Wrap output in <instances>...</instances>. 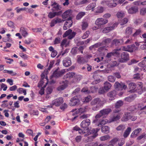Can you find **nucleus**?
<instances>
[{
  "mask_svg": "<svg viewBox=\"0 0 146 146\" xmlns=\"http://www.w3.org/2000/svg\"><path fill=\"white\" fill-rule=\"evenodd\" d=\"M100 130V128H96V129L94 128L92 129L89 132L90 134H92V135L88 137H92V139L95 138L98 136V134L97 132Z\"/></svg>",
  "mask_w": 146,
  "mask_h": 146,
  "instance_id": "13",
  "label": "nucleus"
},
{
  "mask_svg": "<svg viewBox=\"0 0 146 146\" xmlns=\"http://www.w3.org/2000/svg\"><path fill=\"white\" fill-rule=\"evenodd\" d=\"M125 128V125L123 124H121L117 127L116 129L118 131H123Z\"/></svg>",
  "mask_w": 146,
  "mask_h": 146,
  "instance_id": "36",
  "label": "nucleus"
},
{
  "mask_svg": "<svg viewBox=\"0 0 146 146\" xmlns=\"http://www.w3.org/2000/svg\"><path fill=\"white\" fill-rule=\"evenodd\" d=\"M108 80L110 82H113L115 81V78L113 76L110 75L108 77Z\"/></svg>",
  "mask_w": 146,
  "mask_h": 146,
  "instance_id": "47",
  "label": "nucleus"
},
{
  "mask_svg": "<svg viewBox=\"0 0 146 146\" xmlns=\"http://www.w3.org/2000/svg\"><path fill=\"white\" fill-rule=\"evenodd\" d=\"M120 48L123 50L132 52L137 51L138 49L137 47H136L134 44L131 45H128L127 46H122Z\"/></svg>",
  "mask_w": 146,
  "mask_h": 146,
  "instance_id": "1",
  "label": "nucleus"
},
{
  "mask_svg": "<svg viewBox=\"0 0 146 146\" xmlns=\"http://www.w3.org/2000/svg\"><path fill=\"white\" fill-rule=\"evenodd\" d=\"M91 104L92 106L96 105H103L102 102L99 98H96L92 100L91 102Z\"/></svg>",
  "mask_w": 146,
  "mask_h": 146,
  "instance_id": "15",
  "label": "nucleus"
},
{
  "mask_svg": "<svg viewBox=\"0 0 146 146\" xmlns=\"http://www.w3.org/2000/svg\"><path fill=\"white\" fill-rule=\"evenodd\" d=\"M90 121L89 119H85L82 122L80 125L81 127L84 129L88 130V127L90 125Z\"/></svg>",
  "mask_w": 146,
  "mask_h": 146,
  "instance_id": "8",
  "label": "nucleus"
},
{
  "mask_svg": "<svg viewBox=\"0 0 146 146\" xmlns=\"http://www.w3.org/2000/svg\"><path fill=\"white\" fill-rule=\"evenodd\" d=\"M76 33L74 32H73L71 33L68 36V38L69 39H71L74 37Z\"/></svg>",
  "mask_w": 146,
  "mask_h": 146,
  "instance_id": "53",
  "label": "nucleus"
},
{
  "mask_svg": "<svg viewBox=\"0 0 146 146\" xmlns=\"http://www.w3.org/2000/svg\"><path fill=\"white\" fill-rule=\"evenodd\" d=\"M123 102L122 100H119L115 104V107L116 108H119L123 105Z\"/></svg>",
  "mask_w": 146,
  "mask_h": 146,
  "instance_id": "37",
  "label": "nucleus"
},
{
  "mask_svg": "<svg viewBox=\"0 0 146 146\" xmlns=\"http://www.w3.org/2000/svg\"><path fill=\"white\" fill-rule=\"evenodd\" d=\"M68 83V82L67 80L60 82V84L61 85L57 87V90L59 91L63 90L67 87Z\"/></svg>",
  "mask_w": 146,
  "mask_h": 146,
  "instance_id": "6",
  "label": "nucleus"
},
{
  "mask_svg": "<svg viewBox=\"0 0 146 146\" xmlns=\"http://www.w3.org/2000/svg\"><path fill=\"white\" fill-rule=\"evenodd\" d=\"M141 130V129L140 128H137L135 129L132 133V134H133L134 135L137 136L139 133L140 132Z\"/></svg>",
  "mask_w": 146,
  "mask_h": 146,
  "instance_id": "49",
  "label": "nucleus"
},
{
  "mask_svg": "<svg viewBox=\"0 0 146 146\" xmlns=\"http://www.w3.org/2000/svg\"><path fill=\"white\" fill-rule=\"evenodd\" d=\"M111 111L110 109L108 108L104 109L100 111V113H102V115H108L110 112Z\"/></svg>",
  "mask_w": 146,
  "mask_h": 146,
  "instance_id": "25",
  "label": "nucleus"
},
{
  "mask_svg": "<svg viewBox=\"0 0 146 146\" xmlns=\"http://www.w3.org/2000/svg\"><path fill=\"white\" fill-rule=\"evenodd\" d=\"M108 122V120L107 119H101L98 120L97 123H95L98 126H99L100 125H105Z\"/></svg>",
  "mask_w": 146,
  "mask_h": 146,
  "instance_id": "31",
  "label": "nucleus"
},
{
  "mask_svg": "<svg viewBox=\"0 0 146 146\" xmlns=\"http://www.w3.org/2000/svg\"><path fill=\"white\" fill-rule=\"evenodd\" d=\"M92 100V97L90 96H88L85 97L83 100V102H88Z\"/></svg>",
  "mask_w": 146,
  "mask_h": 146,
  "instance_id": "51",
  "label": "nucleus"
},
{
  "mask_svg": "<svg viewBox=\"0 0 146 146\" xmlns=\"http://www.w3.org/2000/svg\"><path fill=\"white\" fill-rule=\"evenodd\" d=\"M63 65L66 67H68L71 65L70 59L69 58H65L63 61Z\"/></svg>",
  "mask_w": 146,
  "mask_h": 146,
  "instance_id": "17",
  "label": "nucleus"
},
{
  "mask_svg": "<svg viewBox=\"0 0 146 146\" xmlns=\"http://www.w3.org/2000/svg\"><path fill=\"white\" fill-rule=\"evenodd\" d=\"M87 145L89 146H103L104 144L101 143L98 145L97 142L95 143H88Z\"/></svg>",
  "mask_w": 146,
  "mask_h": 146,
  "instance_id": "45",
  "label": "nucleus"
},
{
  "mask_svg": "<svg viewBox=\"0 0 146 146\" xmlns=\"http://www.w3.org/2000/svg\"><path fill=\"white\" fill-rule=\"evenodd\" d=\"M88 26V24L87 22H83L82 25V30H85Z\"/></svg>",
  "mask_w": 146,
  "mask_h": 146,
  "instance_id": "48",
  "label": "nucleus"
},
{
  "mask_svg": "<svg viewBox=\"0 0 146 146\" xmlns=\"http://www.w3.org/2000/svg\"><path fill=\"white\" fill-rule=\"evenodd\" d=\"M75 74L73 72H68L64 76V79H70L73 77V76L75 77L76 79L77 80H80V76L79 75H76L75 76Z\"/></svg>",
  "mask_w": 146,
  "mask_h": 146,
  "instance_id": "9",
  "label": "nucleus"
},
{
  "mask_svg": "<svg viewBox=\"0 0 146 146\" xmlns=\"http://www.w3.org/2000/svg\"><path fill=\"white\" fill-rule=\"evenodd\" d=\"M138 8L137 6H133L130 8L128 10V13L130 14H134L138 11Z\"/></svg>",
  "mask_w": 146,
  "mask_h": 146,
  "instance_id": "18",
  "label": "nucleus"
},
{
  "mask_svg": "<svg viewBox=\"0 0 146 146\" xmlns=\"http://www.w3.org/2000/svg\"><path fill=\"white\" fill-rule=\"evenodd\" d=\"M104 88L106 90H108L110 89L111 85V84L108 82H106L104 83Z\"/></svg>",
  "mask_w": 146,
  "mask_h": 146,
  "instance_id": "34",
  "label": "nucleus"
},
{
  "mask_svg": "<svg viewBox=\"0 0 146 146\" xmlns=\"http://www.w3.org/2000/svg\"><path fill=\"white\" fill-rule=\"evenodd\" d=\"M131 131V128L129 127H127L123 135L124 137V138H126L127 137Z\"/></svg>",
  "mask_w": 146,
  "mask_h": 146,
  "instance_id": "32",
  "label": "nucleus"
},
{
  "mask_svg": "<svg viewBox=\"0 0 146 146\" xmlns=\"http://www.w3.org/2000/svg\"><path fill=\"white\" fill-rule=\"evenodd\" d=\"M96 4L95 3H91L86 7V11H89L92 9V11H93V9L96 7Z\"/></svg>",
  "mask_w": 146,
  "mask_h": 146,
  "instance_id": "27",
  "label": "nucleus"
},
{
  "mask_svg": "<svg viewBox=\"0 0 146 146\" xmlns=\"http://www.w3.org/2000/svg\"><path fill=\"white\" fill-rule=\"evenodd\" d=\"M117 94L115 90H113L109 92L108 94V96L109 97V100H114L115 97Z\"/></svg>",
  "mask_w": 146,
  "mask_h": 146,
  "instance_id": "14",
  "label": "nucleus"
},
{
  "mask_svg": "<svg viewBox=\"0 0 146 146\" xmlns=\"http://www.w3.org/2000/svg\"><path fill=\"white\" fill-rule=\"evenodd\" d=\"M123 38L119 39H115L113 40L112 44H115V46H117L123 44Z\"/></svg>",
  "mask_w": 146,
  "mask_h": 146,
  "instance_id": "16",
  "label": "nucleus"
},
{
  "mask_svg": "<svg viewBox=\"0 0 146 146\" xmlns=\"http://www.w3.org/2000/svg\"><path fill=\"white\" fill-rule=\"evenodd\" d=\"M78 62L80 64H83L86 62V60L83 57H81L80 56H77Z\"/></svg>",
  "mask_w": 146,
  "mask_h": 146,
  "instance_id": "29",
  "label": "nucleus"
},
{
  "mask_svg": "<svg viewBox=\"0 0 146 146\" xmlns=\"http://www.w3.org/2000/svg\"><path fill=\"white\" fill-rule=\"evenodd\" d=\"M33 41V40L31 38H28L27 39H26L24 41V43L27 44H30L31 42Z\"/></svg>",
  "mask_w": 146,
  "mask_h": 146,
  "instance_id": "62",
  "label": "nucleus"
},
{
  "mask_svg": "<svg viewBox=\"0 0 146 146\" xmlns=\"http://www.w3.org/2000/svg\"><path fill=\"white\" fill-rule=\"evenodd\" d=\"M140 13L141 15H144L146 13V8H142L140 10Z\"/></svg>",
  "mask_w": 146,
  "mask_h": 146,
  "instance_id": "60",
  "label": "nucleus"
},
{
  "mask_svg": "<svg viewBox=\"0 0 146 146\" xmlns=\"http://www.w3.org/2000/svg\"><path fill=\"white\" fill-rule=\"evenodd\" d=\"M86 108L84 107L81 108L76 111V113H82L86 111Z\"/></svg>",
  "mask_w": 146,
  "mask_h": 146,
  "instance_id": "42",
  "label": "nucleus"
},
{
  "mask_svg": "<svg viewBox=\"0 0 146 146\" xmlns=\"http://www.w3.org/2000/svg\"><path fill=\"white\" fill-rule=\"evenodd\" d=\"M116 25V24L114 23L112 26L106 27L103 29V33H108L111 31L113 30L114 29L115 26Z\"/></svg>",
  "mask_w": 146,
  "mask_h": 146,
  "instance_id": "21",
  "label": "nucleus"
},
{
  "mask_svg": "<svg viewBox=\"0 0 146 146\" xmlns=\"http://www.w3.org/2000/svg\"><path fill=\"white\" fill-rule=\"evenodd\" d=\"M124 143V139L123 138L119 140V142L118 143V145L119 146H121L123 145Z\"/></svg>",
  "mask_w": 146,
  "mask_h": 146,
  "instance_id": "63",
  "label": "nucleus"
},
{
  "mask_svg": "<svg viewBox=\"0 0 146 146\" xmlns=\"http://www.w3.org/2000/svg\"><path fill=\"white\" fill-rule=\"evenodd\" d=\"M102 132L105 133H108L110 131V127L107 126H104L102 127Z\"/></svg>",
  "mask_w": 146,
  "mask_h": 146,
  "instance_id": "33",
  "label": "nucleus"
},
{
  "mask_svg": "<svg viewBox=\"0 0 146 146\" xmlns=\"http://www.w3.org/2000/svg\"><path fill=\"white\" fill-rule=\"evenodd\" d=\"M121 58L125 61H127L129 59V55L128 52H124L121 54Z\"/></svg>",
  "mask_w": 146,
  "mask_h": 146,
  "instance_id": "20",
  "label": "nucleus"
},
{
  "mask_svg": "<svg viewBox=\"0 0 146 146\" xmlns=\"http://www.w3.org/2000/svg\"><path fill=\"white\" fill-rule=\"evenodd\" d=\"M57 23V22L54 19H53L50 23V26L51 27H54Z\"/></svg>",
  "mask_w": 146,
  "mask_h": 146,
  "instance_id": "64",
  "label": "nucleus"
},
{
  "mask_svg": "<svg viewBox=\"0 0 146 146\" xmlns=\"http://www.w3.org/2000/svg\"><path fill=\"white\" fill-rule=\"evenodd\" d=\"M120 50H121V48L116 49L114 50L112 52L108 53L105 56V58L106 59V62H109L111 60V57L112 56L119 54V53L118 51Z\"/></svg>",
  "mask_w": 146,
  "mask_h": 146,
  "instance_id": "3",
  "label": "nucleus"
},
{
  "mask_svg": "<svg viewBox=\"0 0 146 146\" xmlns=\"http://www.w3.org/2000/svg\"><path fill=\"white\" fill-rule=\"evenodd\" d=\"M133 28L131 27H128L126 29L125 33L127 35H130L133 32L132 30Z\"/></svg>",
  "mask_w": 146,
  "mask_h": 146,
  "instance_id": "39",
  "label": "nucleus"
},
{
  "mask_svg": "<svg viewBox=\"0 0 146 146\" xmlns=\"http://www.w3.org/2000/svg\"><path fill=\"white\" fill-rule=\"evenodd\" d=\"M104 11V8L102 6L98 7L96 9L95 13H101Z\"/></svg>",
  "mask_w": 146,
  "mask_h": 146,
  "instance_id": "41",
  "label": "nucleus"
},
{
  "mask_svg": "<svg viewBox=\"0 0 146 146\" xmlns=\"http://www.w3.org/2000/svg\"><path fill=\"white\" fill-rule=\"evenodd\" d=\"M61 39L59 37H57L55 39L54 43V44H57L60 43Z\"/></svg>",
  "mask_w": 146,
  "mask_h": 146,
  "instance_id": "59",
  "label": "nucleus"
},
{
  "mask_svg": "<svg viewBox=\"0 0 146 146\" xmlns=\"http://www.w3.org/2000/svg\"><path fill=\"white\" fill-rule=\"evenodd\" d=\"M108 22L107 19L103 18H99L97 19L95 22V24L101 26V25L106 24Z\"/></svg>",
  "mask_w": 146,
  "mask_h": 146,
  "instance_id": "11",
  "label": "nucleus"
},
{
  "mask_svg": "<svg viewBox=\"0 0 146 146\" xmlns=\"http://www.w3.org/2000/svg\"><path fill=\"white\" fill-rule=\"evenodd\" d=\"M19 54L20 56L24 59H27L28 58V56L26 54H25L23 53H20Z\"/></svg>",
  "mask_w": 146,
  "mask_h": 146,
  "instance_id": "61",
  "label": "nucleus"
},
{
  "mask_svg": "<svg viewBox=\"0 0 146 146\" xmlns=\"http://www.w3.org/2000/svg\"><path fill=\"white\" fill-rule=\"evenodd\" d=\"M51 6L53 7V9H51L52 11L54 12L55 11H58L60 10V5L56 2H54L51 5Z\"/></svg>",
  "mask_w": 146,
  "mask_h": 146,
  "instance_id": "23",
  "label": "nucleus"
},
{
  "mask_svg": "<svg viewBox=\"0 0 146 146\" xmlns=\"http://www.w3.org/2000/svg\"><path fill=\"white\" fill-rule=\"evenodd\" d=\"M119 140L118 138H113V139L111 140L110 142L111 143V144H112L113 145L116 143L117 141Z\"/></svg>",
  "mask_w": 146,
  "mask_h": 146,
  "instance_id": "56",
  "label": "nucleus"
},
{
  "mask_svg": "<svg viewBox=\"0 0 146 146\" xmlns=\"http://www.w3.org/2000/svg\"><path fill=\"white\" fill-rule=\"evenodd\" d=\"M64 102L63 98L60 97L56 98L52 102L51 105H49L48 107H52L54 105L55 106H59L60 105L63 103Z\"/></svg>",
  "mask_w": 146,
  "mask_h": 146,
  "instance_id": "5",
  "label": "nucleus"
},
{
  "mask_svg": "<svg viewBox=\"0 0 146 146\" xmlns=\"http://www.w3.org/2000/svg\"><path fill=\"white\" fill-rule=\"evenodd\" d=\"M80 100L77 96H74L70 100L69 104L70 106H74L77 104H79Z\"/></svg>",
  "mask_w": 146,
  "mask_h": 146,
  "instance_id": "10",
  "label": "nucleus"
},
{
  "mask_svg": "<svg viewBox=\"0 0 146 146\" xmlns=\"http://www.w3.org/2000/svg\"><path fill=\"white\" fill-rule=\"evenodd\" d=\"M72 30L71 29H69L66 31L63 35L62 36L63 38H65L68 36L70 34L72 33Z\"/></svg>",
  "mask_w": 146,
  "mask_h": 146,
  "instance_id": "43",
  "label": "nucleus"
},
{
  "mask_svg": "<svg viewBox=\"0 0 146 146\" xmlns=\"http://www.w3.org/2000/svg\"><path fill=\"white\" fill-rule=\"evenodd\" d=\"M136 87V85L135 83L131 82L129 84V89L131 92H136V89L135 90Z\"/></svg>",
  "mask_w": 146,
  "mask_h": 146,
  "instance_id": "19",
  "label": "nucleus"
},
{
  "mask_svg": "<svg viewBox=\"0 0 146 146\" xmlns=\"http://www.w3.org/2000/svg\"><path fill=\"white\" fill-rule=\"evenodd\" d=\"M103 116L102 113L99 112V113L97 114L95 116V119L94 120L93 123H97L98 120H99V119L102 116Z\"/></svg>",
  "mask_w": 146,
  "mask_h": 146,
  "instance_id": "38",
  "label": "nucleus"
},
{
  "mask_svg": "<svg viewBox=\"0 0 146 146\" xmlns=\"http://www.w3.org/2000/svg\"><path fill=\"white\" fill-rule=\"evenodd\" d=\"M85 14V12H81L79 13L76 16V19L77 20L80 19Z\"/></svg>",
  "mask_w": 146,
  "mask_h": 146,
  "instance_id": "40",
  "label": "nucleus"
},
{
  "mask_svg": "<svg viewBox=\"0 0 146 146\" xmlns=\"http://www.w3.org/2000/svg\"><path fill=\"white\" fill-rule=\"evenodd\" d=\"M110 138V136L108 135H106L101 137L100 138V139L101 141H105L107 140Z\"/></svg>",
  "mask_w": 146,
  "mask_h": 146,
  "instance_id": "57",
  "label": "nucleus"
},
{
  "mask_svg": "<svg viewBox=\"0 0 146 146\" xmlns=\"http://www.w3.org/2000/svg\"><path fill=\"white\" fill-rule=\"evenodd\" d=\"M55 13V12H50L49 13L48 15V17L50 19H52L56 16Z\"/></svg>",
  "mask_w": 146,
  "mask_h": 146,
  "instance_id": "54",
  "label": "nucleus"
},
{
  "mask_svg": "<svg viewBox=\"0 0 146 146\" xmlns=\"http://www.w3.org/2000/svg\"><path fill=\"white\" fill-rule=\"evenodd\" d=\"M137 88L136 92L139 94H141L143 92L146 91V88H143V83L141 82H138L137 83Z\"/></svg>",
  "mask_w": 146,
  "mask_h": 146,
  "instance_id": "7",
  "label": "nucleus"
},
{
  "mask_svg": "<svg viewBox=\"0 0 146 146\" xmlns=\"http://www.w3.org/2000/svg\"><path fill=\"white\" fill-rule=\"evenodd\" d=\"M130 117V113L129 112H126L123 115V117L121 118V121H127L129 120Z\"/></svg>",
  "mask_w": 146,
  "mask_h": 146,
  "instance_id": "24",
  "label": "nucleus"
},
{
  "mask_svg": "<svg viewBox=\"0 0 146 146\" xmlns=\"http://www.w3.org/2000/svg\"><path fill=\"white\" fill-rule=\"evenodd\" d=\"M114 87L115 90L121 91L123 89L125 90L127 88V86L124 83L121 82L120 83L118 82H116L114 85Z\"/></svg>",
  "mask_w": 146,
  "mask_h": 146,
  "instance_id": "4",
  "label": "nucleus"
},
{
  "mask_svg": "<svg viewBox=\"0 0 146 146\" xmlns=\"http://www.w3.org/2000/svg\"><path fill=\"white\" fill-rule=\"evenodd\" d=\"M71 10H68L65 12L62 15V17L63 19H66L68 17L67 20L70 17H71L70 15L71 14Z\"/></svg>",
  "mask_w": 146,
  "mask_h": 146,
  "instance_id": "22",
  "label": "nucleus"
},
{
  "mask_svg": "<svg viewBox=\"0 0 146 146\" xmlns=\"http://www.w3.org/2000/svg\"><path fill=\"white\" fill-rule=\"evenodd\" d=\"M111 41V39L110 38H107L103 39L102 43L104 44L106 46H108Z\"/></svg>",
  "mask_w": 146,
  "mask_h": 146,
  "instance_id": "35",
  "label": "nucleus"
},
{
  "mask_svg": "<svg viewBox=\"0 0 146 146\" xmlns=\"http://www.w3.org/2000/svg\"><path fill=\"white\" fill-rule=\"evenodd\" d=\"M121 114L119 113L116 115H114V116L111 119V121H115L118 120L121 118Z\"/></svg>",
  "mask_w": 146,
  "mask_h": 146,
  "instance_id": "30",
  "label": "nucleus"
},
{
  "mask_svg": "<svg viewBox=\"0 0 146 146\" xmlns=\"http://www.w3.org/2000/svg\"><path fill=\"white\" fill-rule=\"evenodd\" d=\"M117 4L116 3H110L109 1L108 6L110 7H116Z\"/></svg>",
  "mask_w": 146,
  "mask_h": 146,
  "instance_id": "52",
  "label": "nucleus"
},
{
  "mask_svg": "<svg viewBox=\"0 0 146 146\" xmlns=\"http://www.w3.org/2000/svg\"><path fill=\"white\" fill-rule=\"evenodd\" d=\"M20 32L22 35L24 37H26L28 35V33L26 30V29L24 27H21L20 28Z\"/></svg>",
  "mask_w": 146,
  "mask_h": 146,
  "instance_id": "28",
  "label": "nucleus"
},
{
  "mask_svg": "<svg viewBox=\"0 0 146 146\" xmlns=\"http://www.w3.org/2000/svg\"><path fill=\"white\" fill-rule=\"evenodd\" d=\"M65 69L60 70L59 68H58L54 71L52 74L51 76V77L58 78L62 76L65 73Z\"/></svg>",
  "mask_w": 146,
  "mask_h": 146,
  "instance_id": "2",
  "label": "nucleus"
},
{
  "mask_svg": "<svg viewBox=\"0 0 146 146\" xmlns=\"http://www.w3.org/2000/svg\"><path fill=\"white\" fill-rule=\"evenodd\" d=\"M90 34V32L89 31H86L82 36V39H85L87 38Z\"/></svg>",
  "mask_w": 146,
  "mask_h": 146,
  "instance_id": "50",
  "label": "nucleus"
},
{
  "mask_svg": "<svg viewBox=\"0 0 146 146\" xmlns=\"http://www.w3.org/2000/svg\"><path fill=\"white\" fill-rule=\"evenodd\" d=\"M138 65L141 67H143L144 66H146V60H144L141 62L139 63Z\"/></svg>",
  "mask_w": 146,
  "mask_h": 146,
  "instance_id": "58",
  "label": "nucleus"
},
{
  "mask_svg": "<svg viewBox=\"0 0 146 146\" xmlns=\"http://www.w3.org/2000/svg\"><path fill=\"white\" fill-rule=\"evenodd\" d=\"M72 17H70L65 22L63 27V29L64 30H66L68 29V28L71 27L72 24Z\"/></svg>",
  "mask_w": 146,
  "mask_h": 146,
  "instance_id": "12",
  "label": "nucleus"
},
{
  "mask_svg": "<svg viewBox=\"0 0 146 146\" xmlns=\"http://www.w3.org/2000/svg\"><path fill=\"white\" fill-rule=\"evenodd\" d=\"M98 89V88L95 86L91 87L90 88V90H89L90 92V93H94L96 92Z\"/></svg>",
  "mask_w": 146,
  "mask_h": 146,
  "instance_id": "46",
  "label": "nucleus"
},
{
  "mask_svg": "<svg viewBox=\"0 0 146 146\" xmlns=\"http://www.w3.org/2000/svg\"><path fill=\"white\" fill-rule=\"evenodd\" d=\"M69 44V42L68 41L67 39H63L60 43V46L61 47L63 48L64 46L66 47Z\"/></svg>",
  "mask_w": 146,
  "mask_h": 146,
  "instance_id": "26",
  "label": "nucleus"
},
{
  "mask_svg": "<svg viewBox=\"0 0 146 146\" xmlns=\"http://www.w3.org/2000/svg\"><path fill=\"white\" fill-rule=\"evenodd\" d=\"M76 110L77 109H74L72 110L71 111V112L73 113H72V115L73 116H74V117L72 118V120L73 121H74L75 119L78 117V116L76 115L78 114L76 113Z\"/></svg>",
  "mask_w": 146,
  "mask_h": 146,
  "instance_id": "44",
  "label": "nucleus"
},
{
  "mask_svg": "<svg viewBox=\"0 0 146 146\" xmlns=\"http://www.w3.org/2000/svg\"><path fill=\"white\" fill-rule=\"evenodd\" d=\"M47 83H46L45 84H46ZM46 85H44L43 87H41L40 90L39 92V93L41 95H42L44 94V87H45L46 86Z\"/></svg>",
  "mask_w": 146,
  "mask_h": 146,
  "instance_id": "55",
  "label": "nucleus"
}]
</instances>
